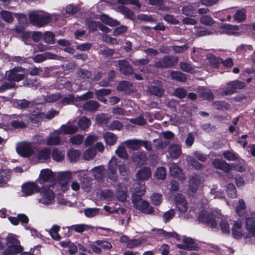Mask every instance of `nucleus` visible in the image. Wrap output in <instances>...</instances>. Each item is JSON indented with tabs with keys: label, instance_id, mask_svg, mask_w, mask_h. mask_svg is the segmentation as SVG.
<instances>
[{
	"label": "nucleus",
	"instance_id": "4be33fe9",
	"mask_svg": "<svg viewBox=\"0 0 255 255\" xmlns=\"http://www.w3.org/2000/svg\"><path fill=\"white\" fill-rule=\"evenodd\" d=\"M78 176L81 182L82 189L87 192H90L92 184L87 175L86 173L83 174L79 173Z\"/></svg>",
	"mask_w": 255,
	"mask_h": 255
},
{
	"label": "nucleus",
	"instance_id": "6e6d98bb",
	"mask_svg": "<svg viewBox=\"0 0 255 255\" xmlns=\"http://www.w3.org/2000/svg\"><path fill=\"white\" fill-rule=\"evenodd\" d=\"M182 242L186 247H188V251H191L194 249L195 247V242L192 238L184 237L182 239Z\"/></svg>",
	"mask_w": 255,
	"mask_h": 255
},
{
	"label": "nucleus",
	"instance_id": "423d86ee",
	"mask_svg": "<svg viewBox=\"0 0 255 255\" xmlns=\"http://www.w3.org/2000/svg\"><path fill=\"white\" fill-rule=\"evenodd\" d=\"M132 202L135 208L145 214H151L154 211V208L147 201L139 199L137 196L132 197Z\"/></svg>",
	"mask_w": 255,
	"mask_h": 255
},
{
	"label": "nucleus",
	"instance_id": "e433bc0d",
	"mask_svg": "<svg viewBox=\"0 0 255 255\" xmlns=\"http://www.w3.org/2000/svg\"><path fill=\"white\" fill-rule=\"evenodd\" d=\"M149 92L153 95L160 97L164 92L163 90L159 86L151 85L148 87Z\"/></svg>",
	"mask_w": 255,
	"mask_h": 255
},
{
	"label": "nucleus",
	"instance_id": "de8ad7c7",
	"mask_svg": "<svg viewBox=\"0 0 255 255\" xmlns=\"http://www.w3.org/2000/svg\"><path fill=\"white\" fill-rule=\"evenodd\" d=\"M44 101L47 103H51L56 102L60 100L62 97L60 93H56L47 95V96H43Z\"/></svg>",
	"mask_w": 255,
	"mask_h": 255
},
{
	"label": "nucleus",
	"instance_id": "c85d7f7f",
	"mask_svg": "<svg viewBox=\"0 0 255 255\" xmlns=\"http://www.w3.org/2000/svg\"><path fill=\"white\" fill-rule=\"evenodd\" d=\"M99 18L103 23L111 27L116 26L120 24V22L118 20L105 14L100 15Z\"/></svg>",
	"mask_w": 255,
	"mask_h": 255
},
{
	"label": "nucleus",
	"instance_id": "72a5a7b5",
	"mask_svg": "<svg viewBox=\"0 0 255 255\" xmlns=\"http://www.w3.org/2000/svg\"><path fill=\"white\" fill-rule=\"evenodd\" d=\"M140 139H132L126 140L124 142L125 144L129 149L133 150H137L140 147Z\"/></svg>",
	"mask_w": 255,
	"mask_h": 255
},
{
	"label": "nucleus",
	"instance_id": "13d9d810",
	"mask_svg": "<svg viewBox=\"0 0 255 255\" xmlns=\"http://www.w3.org/2000/svg\"><path fill=\"white\" fill-rule=\"evenodd\" d=\"M207 57L211 65L214 67H218L221 62V59L216 57L212 54H208Z\"/></svg>",
	"mask_w": 255,
	"mask_h": 255
},
{
	"label": "nucleus",
	"instance_id": "9d476101",
	"mask_svg": "<svg viewBox=\"0 0 255 255\" xmlns=\"http://www.w3.org/2000/svg\"><path fill=\"white\" fill-rule=\"evenodd\" d=\"M203 183L201 176L197 174L191 176L188 182V192L190 195H194Z\"/></svg>",
	"mask_w": 255,
	"mask_h": 255
},
{
	"label": "nucleus",
	"instance_id": "ea45409f",
	"mask_svg": "<svg viewBox=\"0 0 255 255\" xmlns=\"http://www.w3.org/2000/svg\"><path fill=\"white\" fill-rule=\"evenodd\" d=\"M170 76L172 80L179 82H184L186 79V75L184 73L178 71H171Z\"/></svg>",
	"mask_w": 255,
	"mask_h": 255
},
{
	"label": "nucleus",
	"instance_id": "a878e982",
	"mask_svg": "<svg viewBox=\"0 0 255 255\" xmlns=\"http://www.w3.org/2000/svg\"><path fill=\"white\" fill-rule=\"evenodd\" d=\"M150 169L147 167H143L137 172L136 178L139 180H147L151 176Z\"/></svg>",
	"mask_w": 255,
	"mask_h": 255
},
{
	"label": "nucleus",
	"instance_id": "2eb2a0df",
	"mask_svg": "<svg viewBox=\"0 0 255 255\" xmlns=\"http://www.w3.org/2000/svg\"><path fill=\"white\" fill-rule=\"evenodd\" d=\"M61 134L60 130H59V129L51 132L46 137V144L47 145H56L60 144L61 142V138L60 136V134Z\"/></svg>",
	"mask_w": 255,
	"mask_h": 255
},
{
	"label": "nucleus",
	"instance_id": "1a4fd4ad",
	"mask_svg": "<svg viewBox=\"0 0 255 255\" xmlns=\"http://www.w3.org/2000/svg\"><path fill=\"white\" fill-rule=\"evenodd\" d=\"M16 149L18 154L24 157L30 156L33 152L32 143L27 141L17 143Z\"/></svg>",
	"mask_w": 255,
	"mask_h": 255
},
{
	"label": "nucleus",
	"instance_id": "0eeeda50",
	"mask_svg": "<svg viewBox=\"0 0 255 255\" xmlns=\"http://www.w3.org/2000/svg\"><path fill=\"white\" fill-rule=\"evenodd\" d=\"M25 74V69L18 67L6 71L5 77L8 81L19 82L24 79Z\"/></svg>",
	"mask_w": 255,
	"mask_h": 255
},
{
	"label": "nucleus",
	"instance_id": "2f4dec72",
	"mask_svg": "<svg viewBox=\"0 0 255 255\" xmlns=\"http://www.w3.org/2000/svg\"><path fill=\"white\" fill-rule=\"evenodd\" d=\"M103 137L107 144L113 145L115 144L117 140V136L112 132H107L103 135Z\"/></svg>",
	"mask_w": 255,
	"mask_h": 255
},
{
	"label": "nucleus",
	"instance_id": "9b49d317",
	"mask_svg": "<svg viewBox=\"0 0 255 255\" xmlns=\"http://www.w3.org/2000/svg\"><path fill=\"white\" fill-rule=\"evenodd\" d=\"M58 114V112L54 109L49 110L46 115L39 112L35 113L30 115V121L32 123H35L39 122L41 120L44 118L47 120H50L57 115Z\"/></svg>",
	"mask_w": 255,
	"mask_h": 255
},
{
	"label": "nucleus",
	"instance_id": "5fc2aeb1",
	"mask_svg": "<svg viewBox=\"0 0 255 255\" xmlns=\"http://www.w3.org/2000/svg\"><path fill=\"white\" fill-rule=\"evenodd\" d=\"M59 227L56 225H53L51 228L49 233L51 237L56 241H59L61 239L60 236L58 234Z\"/></svg>",
	"mask_w": 255,
	"mask_h": 255
},
{
	"label": "nucleus",
	"instance_id": "69168bd1",
	"mask_svg": "<svg viewBox=\"0 0 255 255\" xmlns=\"http://www.w3.org/2000/svg\"><path fill=\"white\" fill-rule=\"evenodd\" d=\"M187 94V91L184 88H178L173 92V95L180 99L184 98Z\"/></svg>",
	"mask_w": 255,
	"mask_h": 255
},
{
	"label": "nucleus",
	"instance_id": "f3484780",
	"mask_svg": "<svg viewBox=\"0 0 255 255\" xmlns=\"http://www.w3.org/2000/svg\"><path fill=\"white\" fill-rule=\"evenodd\" d=\"M120 71L124 75H130L133 73V69L129 63L125 60H119L116 61Z\"/></svg>",
	"mask_w": 255,
	"mask_h": 255
},
{
	"label": "nucleus",
	"instance_id": "473e14b6",
	"mask_svg": "<svg viewBox=\"0 0 255 255\" xmlns=\"http://www.w3.org/2000/svg\"><path fill=\"white\" fill-rule=\"evenodd\" d=\"M186 160L189 165L196 170L201 169L204 167L203 164L199 163L194 157L191 156H187Z\"/></svg>",
	"mask_w": 255,
	"mask_h": 255
},
{
	"label": "nucleus",
	"instance_id": "20e7f679",
	"mask_svg": "<svg viewBox=\"0 0 255 255\" xmlns=\"http://www.w3.org/2000/svg\"><path fill=\"white\" fill-rule=\"evenodd\" d=\"M29 19L32 25L42 27L50 21L51 16L43 11H33L29 14Z\"/></svg>",
	"mask_w": 255,
	"mask_h": 255
},
{
	"label": "nucleus",
	"instance_id": "39448f33",
	"mask_svg": "<svg viewBox=\"0 0 255 255\" xmlns=\"http://www.w3.org/2000/svg\"><path fill=\"white\" fill-rule=\"evenodd\" d=\"M39 198L38 202L44 205H51L55 202V194L53 191L47 187H43L40 188L39 191Z\"/></svg>",
	"mask_w": 255,
	"mask_h": 255
},
{
	"label": "nucleus",
	"instance_id": "a19ab883",
	"mask_svg": "<svg viewBox=\"0 0 255 255\" xmlns=\"http://www.w3.org/2000/svg\"><path fill=\"white\" fill-rule=\"evenodd\" d=\"M53 159L57 161H62L65 156V153L57 148H54L52 152Z\"/></svg>",
	"mask_w": 255,
	"mask_h": 255
},
{
	"label": "nucleus",
	"instance_id": "680f3d73",
	"mask_svg": "<svg viewBox=\"0 0 255 255\" xmlns=\"http://www.w3.org/2000/svg\"><path fill=\"white\" fill-rule=\"evenodd\" d=\"M84 139V136L81 134H76L72 136L69 139V142L72 144L80 145L81 144Z\"/></svg>",
	"mask_w": 255,
	"mask_h": 255
},
{
	"label": "nucleus",
	"instance_id": "58836bf2",
	"mask_svg": "<svg viewBox=\"0 0 255 255\" xmlns=\"http://www.w3.org/2000/svg\"><path fill=\"white\" fill-rule=\"evenodd\" d=\"M55 34L51 31H46L42 33V39L44 41L48 44H53L55 43Z\"/></svg>",
	"mask_w": 255,
	"mask_h": 255
},
{
	"label": "nucleus",
	"instance_id": "c756f323",
	"mask_svg": "<svg viewBox=\"0 0 255 255\" xmlns=\"http://www.w3.org/2000/svg\"><path fill=\"white\" fill-rule=\"evenodd\" d=\"M147 157L144 152L138 151L134 153L132 156V161L138 164H143Z\"/></svg>",
	"mask_w": 255,
	"mask_h": 255
},
{
	"label": "nucleus",
	"instance_id": "6ab92c4d",
	"mask_svg": "<svg viewBox=\"0 0 255 255\" xmlns=\"http://www.w3.org/2000/svg\"><path fill=\"white\" fill-rule=\"evenodd\" d=\"M131 200L132 201V197L136 196L139 197V199L145 194V185L144 184H141L139 183H134L132 185L131 188Z\"/></svg>",
	"mask_w": 255,
	"mask_h": 255
},
{
	"label": "nucleus",
	"instance_id": "f03ea898",
	"mask_svg": "<svg viewBox=\"0 0 255 255\" xmlns=\"http://www.w3.org/2000/svg\"><path fill=\"white\" fill-rule=\"evenodd\" d=\"M246 205L243 199H240L236 208L237 214L240 217L245 219L246 230L249 237L255 238V210L248 213L246 210Z\"/></svg>",
	"mask_w": 255,
	"mask_h": 255
},
{
	"label": "nucleus",
	"instance_id": "a211bd4d",
	"mask_svg": "<svg viewBox=\"0 0 255 255\" xmlns=\"http://www.w3.org/2000/svg\"><path fill=\"white\" fill-rule=\"evenodd\" d=\"M30 121V116L22 115L19 116L16 120H12L10 125L14 128H23L26 127L25 122Z\"/></svg>",
	"mask_w": 255,
	"mask_h": 255
},
{
	"label": "nucleus",
	"instance_id": "393cba45",
	"mask_svg": "<svg viewBox=\"0 0 255 255\" xmlns=\"http://www.w3.org/2000/svg\"><path fill=\"white\" fill-rule=\"evenodd\" d=\"M60 132L64 134H71L78 131V128L75 126L71 125L69 123L63 125L58 128Z\"/></svg>",
	"mask_w": 255,
	"mask_h": 255
},
{
	"label": "nucleus",
	"instance_id": "7c9ffc66",
	"mask_svg": "<svg viewBox=\"0 0 255 255\" xmlns=\"http://www.w3.org/2000/svg\"><path fill=\"white\" fill-rule=\"evenodd\" d=\"M214 166L218 169L225 172H228L230 169V166L226 162L219 159H215L213 161Z\"/></svg>",
	"mask_w": 255,
	"mask_h": 255
},
{
	"label": "nucleus",
	"instance_id": "4468645a",
	"mask_svg": "<svg viewBox=\"0 0 255 255\" xmlns=\"http://www.w3.org/2000/svg\"><path fill=\"white\" fill-rule=\"evenodd\" d=\"M245 86V83L237 80L232 81L227 84V89L222 94L224 95H231L237 90L241 89Z\"/></svg>",
	"mask_w": 255,
	"mask_h": 255
},
{
	"label": "nucleus",
	"instance_id": "37998d69",
	"mask_svg": "<svg viewBox=\"0 0 255 255\" xmlns=\"http://www.w3.org/2000/svg\"><path fill=\"white\" fill-rule=\"evenodd\" d=\"M204 53V51L202 49L198 48H193L191 58L193 61L198 62L200 60V58L203 56Z\"/></svg>",
	"mask_w": 255,
	"mask_h": 255
},
{
	"label": "nucleus",
	"instance_id": "a18cd8bd",
	"mask_svg": "<svg viewBox=\"0 0 255 255\" xmlns=\"http://www.w3.org/2000/svg\"><path fill=\"white\" fill-rule=\"evenodd\" d=\"M79 128L82 130H85L88 128L91 125V121L89 119L86 117H82L78 123Z\"/></svg>",
	"mask_w": 255,
	"mask_h": 255
},
{
	"label": "nucleus",
	"instance_id": "4c0bfd02",
	"mask_svg": "<svg viewBox=\"0 0 255 255\" xmlns=\"http://www.w3.org/2000/svg\"><path fill=\"white\" fill-rule=\"evenodd\" d=\"M80 154L78 150L70 149L67 152V156L70 162H76L79 159Z\"/></svg>",
	"mask_w": 255,
	"mask_h": 255
},
{
	"label": "nucleus",
	"instance_id": "774afa93",
	"mask_svg": "<svg viewBox=\"0 0 255 255\" xmlns=\"http://www.w3.org/2000/svg\"><path fill=\"white\" fill-rule=\"evenodd\" d=\"M95 243L105 250H110L112 248L111 244L105 240H97L95 242Z\"/></svg>",
	"mask_w": 255,
	"mask_h": 255
},
{
	"label": "nucleus",
	"instance_id": "e2e57ef3",
	"mask_svg": "<svg viewBox=\"0 0 255 255\" xmlns=\"http://www.w3.org/2000/svg\"><path fill=\"white\" fill-rule=\"evenodd\" d=\"M182 13L188 16H193L195 13V9L192 5L184 6L182 9Z\"/></svg>",
	"mask_w": 255,
	"mask_h": 255
},
{
	"label": "nucleus",
	"instance_id": "79ce46f5",
	"mask_svg": "<svg viewBox=\"0 0 255 255\" xmlns=\"http://www.w3.org/2000/svg\"><path fill=\"white\" fill-rule=\"evenodd\" d=\"M124 143L120 144L116 150V154L122 158L126 159L128 158V154Z\"/></svg>",
	"mask_w": 255,
	"mask_h": 255
},
{
	"label": "nucleus",
	"instance_id": "864d4df0",
	"mask_svg": "<svg viewBox=\"0 0 255 255\" xmlns=\"http://www.w3.org/2000/svg\"><path fill=\"white\" fill-rule=\"evenodd\" d=\"M234 18L238 22H242L246 18V11L244 8L237 10L234 15Z\"/></svg>",
	"mask_w": 255,
	"mask_h": 255
},
{
	"label": "nucleus",
	"instance_id": "c03bdc74",
	"mask_svg": "<svg viewBox=\"0 0 255 255\" xmlns=\"http://www.w3.org/2000/svg\"><path fill=\"white\" fill-rule=\"evenodd\" d=\"M180 69L186 72L193 73L195 72V67L191 63L186 62H181L179 64Z\"/></svg>",
	"mask_w": 255,
	"mask_h": 255
},
{
	"label": "nucleus",
	"instance_id": "ddd939ff",
	"mask_svg": "<svg viewBox=\"0 0 255 255\" xmlns=\"http://www.w3.org/2000/svg\"><path fill=\"white\" fill-rule=\"evenodd\" d=\"M118 159L113 157L109 162L108 169L107 172L108 178L112 181H115L118 178L117 172Z\"/></svg>",
	"mask_w": 255,
	"mask_h": 255
},
{
	"label": "nucleus",
	"instance_id": "7ed1b4c3",
	"mask_svg": "<svg viewBox=\"0 0 255 255\" xmlns=\"http://www.w3.org/2000/svg\"><path fill=\"white\" fill-rule=\"evenodd\" d=\"M6 241L7 247L2 252L3 255H13L19 254L23 251L19 241L13 235L9 234L6 238Z\"/></svg>",
	"mask_w": 255,
	"mask_h": 255
},
{
	"label": "nucleus",
	"instance_id": "338daca9",
	"mask_svg": "<svg viewBox=\"0 0 255 255\" xmlns=\"http://www.w3.org/2000/svg\"><path fill=\"white\" fill-rule=\"evenodd\" d=\"M224 157L229 161H235L238 160V155L230 151H226L223 153Z\"/></svg>",
	"mask_w": 255,
	"mask_h": 255
},
{
	"label": "nucleus",
	"instance_id": "f8f14e48",
	"mask_svg": "<svg viewBox=\"0 0 255 255\" xmlns=\"http://www.w3.org/2000/svg\"><path fill=\"white\" fill-rule=\"evenodd\" d=\"M55 178V174L51 170L43 169L40 171L37 182L42 185L45 183L52 182Z\"/></svg>",
	"mask_w": 255,
	"mask_h": 255
},
{
	"label": "nucleus",
	"instance_id": "dca6fc26",
	"mask_svg": "<svg viewBox=\"0 0 255 255\" xmlns=\"http://www.w3.org/2000/svg\"><path fill=\"white\" fill-rule=\"evenodd\" d=\"M40 188L35 182H28L22 186V191L24 196H29L38 193Z\"/></svg>",
	"mask_w": 255,
	"mask_h": 255
},
{
	"label": "nucleus",
	"instance_id": "3c124183",
	"mask_svg": "<svg viewBox=\"0 0 255 255\" xmlns=\"http://www.w3.org/2000/svg\"><path fill=\"white\" fill-rule=\"evenodd\" d=\"M126 1H117L118 6L115 8L117 11L125 14H128L129 10L127 7H125L124 5L127 4Z\"/></svg>",
	"mask_w": 255,
	"mask_h": 255
},
{
	"label": "nucleus",
	"instance_id": "412c9836",
	"mask_svg": "<svg viewBox=\"0 0 255 255\" xmlns=\"http://www.w3.org/2000/svg\"><path fill=\"white\" fill-rule=\"evenodd\" d=\"M58 56L50 52H45L34 56L32 59L36 63H40L47 59H57Z\"/></svg>",
	"mask_w": 255,
	"mask_h": 255
},
{
	"label": "nucleus",
	"instance_id": "49530a36",
	"mask_svg": "<svg viewBox=\"0 0 255 255\" xmlns=\"http://www.w3.org/2000/svg\"><path fill=\"white\" fill-rule=\"evenodd\" d=\"M144 242V240L140 238L131 239L128 241L127 247L129 249H132L138 247Z\"/></svg>",
	"mask_w": 255,
	"mask_h": 255
},
{
	"label": "nucleus",
	"instance_id": "09e8293b",
	"mask_svg": "<svg viewBox=\"0 0 255 255\" xmlns=\"http://www.w3.org/2000/svg\"><path fill=\"white\" fill-rule=\"evenodd\" d=\"M131 86L132 85L129 82L122 81L117 86V89L119 91L127 93L130 90Z\"/></svg>",
	"mask_w": 255,
	"mask_h": 255
},
{
	"label": "nucleus",
	"instance_id": "5701e85b",
	"mask_svg": "<svg viewBox=\"0 0 255 255\" xmlns=\"http://www.w3.org/2000/svg\"><path fill=\"white\" fill-rule=\"evenodd\" d=\"M168 152L171 158L176 159L179 158L182 153V150L179 144H171L168 147Z\"/></svg>",
	"mask_w": 255,
	"mask_h": 255
},
{
	"label": "nucleus",
	"instance_id": "b1692460",
	"mask_svg": "<svg viewBox=\"0 0 255 255\" xmlns=\"http://www.w3.org/2000/svg\"><path fill=\"white\" fill-rule=\"evenodd\" d=\"M169 171L171 176L178 178L181 180H184L185 178L181 169L176 163H172L170 164Z\"/></svg>",
	"mask_w": 255,
	"mask_h": 255
},
{
	"label": "nucleus",
	"instance_id": "f257e3e1",
	"mask_svg": "<svg viewBox=\"0 0 255 255\" xmlns=\"http://www.w3.org/2000/svg\"><path fill=\"white\" fill-rule=\"evenodd\" d=\"M217 214L218 215H215L213 213L207 211H202L199 214V221L205 223L211 228H215L217 225L216 219L220 218V226L222 231L225 233H229L230 227L226 217L222 216L220 213Z\"/></svg>",
	"mask_w": 255,
	"mask_h": 255
},
{
	"label": "nucleus",
	"instance_id": "603ef678",
	"mask_svg": "<svg viewBox=\"0 0 255 255\" xmlns=\"http://www.w3.org/2000/svg\"><path fill=\"white\" fill-rule=\"evenodd\" d=\"M10 177V172L6 171H1L0 172V187L5 185Z\"/></svg>",
	"mask_w": 255,
	"mask_h": 255
},
{
	"label": "nucleus",
	"instance_id": "4d7b16f0",
	"mask_svg": "<svg viewBox=\"0 0 255 255\" xmlns=\"http://www.w3.org/2000/svg\"><path fill=\"white\" fill-rule=\"evenodd\" d=\"M95 150L92 147L86 149L83 153V158L85 160H89L93 159L96 155Z\"/></svg>",
	"mask_w": 255,
	"mask_h": 255
},
{
	"label": "nucleus",
	"instance_id": "c9c22d12",
	"mask_svg": "<svg viewBox=\"0 0 255 255\" xmlns=\"http://www.w3.org/2000/svg\"><path fill=\"white\" fill-rule=\"evenodd\" d=\"M92 170L93 172L94 176L98 180L102 179L104 176L105 169L104 166L95 167Z\"/></svg>",
	"mask_w": 255,
	"mask_h": 255
},
{
	"label": "nucleus",
	"instance_id": "052dcab7",
	"mask_svg": "<svg viewBox=\"0 0 255 255\" xmlns=\"http://www.w3.org/2000/svg\"><path fill=\"white\" fill-rule=\"evenodd\" d=\"M151 202L155 206H159L162 201V195L154 193L150 197Z\"/></svg>",
	"mask_w": 255,
	"mask_h": 255
},
{
	"label": "nucleus",
	"instance_id": "6e6552de",
	"mask_svg": "<svg viewBox=\"0 0 255 255\" xmlns=\"http://www.w3.org/2000/svg\"><path fill=\"white\" fill-rule=\"evenodd\" d=\"M178 58L172 55H166L158 59L154 63V66L158 68H168L177 63Z\"/></svg>",
	"mask_w": 255,
	"mask_h": 255
},
{
	"label": "nucleus",
	"instance_id": "0e129e2a",
	"mask_svg": "<svg viewBox=\"0 0 255 255\" xmlns=\"http://www.w3.org/2000/svg\"><path fill=\"white\" fill-rule=\"evenodd\" d=\"M226 192L228 195L231 198H234L237 196V190L233 184H229L228 185Z\"/></svg>",
	"mask_w": 255,
	"mask_h": 255
},
{
	"label": "nucleus",
	"instance_id": "f704fd0d",
	"mask_svg": "<svg viewBox=\"0 0 255 255\" xmlns=\"http://www.w3.org/2000/svg\"><path fill=\"white\" fill-rule=\"evenodd\" d=\"M93 227L87 224H78L71 226L70 229L71 230H74L77 233H82L83 232L87 231L89 229L92 228Z\"/></svg>",
	"mask_w": 255,
	"mask_h": 255
},
{
	"label": "nucleus",
	"instance_id": "aec40b11",
	"mask_svg": "<svg viewBox=\"0 0 255 255\" xmlns=\"http://www.w3.org/2000/svg\"><path fill=\"white\" fill-rule=\"evenodd\" d=\"M175 202L177 208L180 212L185 213L187 211V202L183 195L177 194L175 197Z\"/></svg>",
	"mask_w": 255,
	"mask_h": 255
},
{
	"label": "nucleus",
	"instance_id": "cd10ccee",
	"mask_svg": "<svg viewBox=\"0 0 255 255\" xmlns=\"http://www.w3.org/2000/svg\"><path fill=\"white\" fill-rule=\"evenodd\" d=\"M99 107L100 104L98 102L94 100H90L86 102L82 106V108L84 110L89 112H95Z\"/></svg>",
	"mask_w": 255,
	"mask_h": 255
},
{
	"label": "nucleus",
	"instance_id": "8fccbe9b",
	"mask_svg": "<svg viewBox=\"0 0 255 255\" xmlns=\"http://www.w3.org/2000/svg\"><path fill=\"white\" fill-rule=\"evenodd\" d=\"M116 76V72L114 70H111L108 73V79L103 80L100 82L101 86H108L110 85V83L113 80Z\"/></svg>",
	"mask_w": 255,
	"mask_h": 255
},
{
	"label": "nucleus",
	"instance_id": "bf43d9fd",
	"mask_svg": "<svg viewBox=\"0 0 255 255\" xmlns=\"http://www.w3.org/2000/svg\"><path fill=\"white\" fill-rule=\"evenodd\" d=\"M58 174L60 181L68 182L72 179V172L70 171L60 172Z\"/></svg>",
	"mask_w": 255,
	"mask_h": 255
},
{
	"label": "nucleus",
	"instance_id": "bb28decb",
	"mask_svg": "<svg viewBox=\"0 0 255 255\" xmlns=\"http://www.w3.org/2000/svg\"><path fill=\"white\" fill-rule=\"evenodd\" d=\"M50 150L48 148H44L39 150L35 154V156L40 162H43L49 158L50 155Z\"/></svg>",
	"mask_w": 255,
	"mask_h": 255
}]
</instances>
